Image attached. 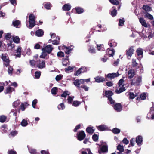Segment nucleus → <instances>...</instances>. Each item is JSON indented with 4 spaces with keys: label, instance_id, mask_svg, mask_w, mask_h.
<instances>
[{
    "label": "nucleus",
    "instance_id": "f257e3e1",
    "mask_svg": "<svg viewBox=\"0 0 154 154\" xmlns=\"http://www.w3.org/2000/svg\"><path fill=\"white\" fill-rule=\"evenodd\" d=\"M134 50L133 46L130 47L128 49L126 50V55L127 58L129 59H131V56L134 54Z\"/></svg>",
    "mask_w": 154,
    "mask_h": 154
},
{
    "label": "nucleus",
    "instance_id": "f03ea898",
    "mask_svg": "<svg viewBox=\"0 0 154 154\" xmlns=\"http://www.w3.org/2000/svg\"><path fill=\"white\" fill-rule=\"evenodd\" d=\"M77 136L78 140L79 141H81L85 139L86 135L84 131L81 130L77 133Z\"/></svg>",
    "mask_w": 154,
    "mask_h": 154
},
{
    "label": "nucleus",
    "instance_id": "7ed1b4c3",
    "mask_svg": "<svg viewBox=\"0 0 154 154\" xmlns=\"http://www.w3.org/2000/svg\"><path fill=\"white\" fill-rule=\"evenodd\" d=\"M120 75V74L118 72L116 73H109L107 75H105V78L107 79L108 78L109 80H112L114 78L118 77Z\"/></svg>",
    "mask_w": 154,
    "mask_h": 154
},
{
    "label": "nucleus",
    "instance_id": "20e7f679",
    "mask_svg": "<svg viewBox=\"0 0 154 154\" xmlns=\"http://www.w3.org/2000/svg\"><path fill=\"white\" fill-rule=\"evenodd\" d=\"M73 83L75 86H76L79 89H80L81 86L80 85L84 84V81L82 79H77L75 80L73 82Z\"/></svg>",
    "mask_w": 154,
    "mask_h": 154
},
{
    "label": "nucleus",
    "instance_id": "39448f33",
    "mask_svg": "<svg viewBox=\"0 0 154 154\" xmlns=\"http://www.w3.org/2000/svg\"><path fill=\"white\" fill-rule=\"evenodd\" d=\"M53 48L52 47V45H48L45 47H43L42 50L43 51H45L48 54H50L53 50Z\"/></svg>",
    "mask_w": 154,
    "mask_h": 154
},
{
    "label": "nucleus",
    "instance_id": "423d86ee",
    "mask_svg": "<svg viewBox=\"0 0 154 154\" xmlns=\"http://www.w3.org/2000/svg\"><path fill=\"white\" fill-rule=\"evenodd\" d=\"M2 58L4 62L6 63V64H5L6 66H9L10 60L7 54H2Z\"/></svg>",
    "mask_w": 154,
    "mask_h": 154
},
{
    "label": "nucleus",
    "instance_id": "0eeeda50",
    "mask_svg": "<svg viewBox=\"0 0 154 154\" xmlns=\"http://www.w3.org/2000/svg\"><path fill=\"white\" fill-rule=\"evenodd\" d=\"M113 107L114 109L118 112H120L122 109V106L120 103H115L113 105Z\"/></svg>",
    "mask_w": 154,
    "mask_h": 154
},
{
    "label": "nucleus",
    "instance_id": "6e6552de",
    "mask_svg": "<svg viewBox=\"0 0 154 154\" xmlns=\"http://www.w3.org/2000/svg\"><path fill=\"white\" fill-rule=\"evenodd\" d=\"M95 81L98 83L103 82L106 81H108L107 79H106L105 78H104L102 77L99 76L96 77L95 78Z\"/></svg>",
    "mask_w": 154,
    "mask_h": 154
},
{
    "label": "nucleus",
    "instance_id": "1a4fd4ad",
    "mask_svg": "<svg viewBox=\"0 0 154 154\" xmlns=\"http://www.w3.org/2000/svg\"><path fill=\"white\" fill-rule=\"evenodd\" d=\"M136 142L138 146H140L143 142V138L141 136L138 135L136 138Z\"/></svg>",
    "mask_w": 154,
    "mask_h": 154
},
{
    "label": "nucleus",
    "instance_id": "9d476101",
    "mask_svg": "<svg viewBox=\"0 0 154 154\" xmlns=\"http://www.w3.org/2000/svg\"><path fill=\"white\" fill-rule=\"evenodd\" d=\"M135 71L134 69H131L128 70V79H132L135 75Z\"/></svg>",
    "mask_w": 154,
    "mask_h": 154
},
{
    "label": "nucleus",
    "instance_id": "9b49d317",
    "mask_svg": "<svg viewBox=\"0 0 154 154\" xmlns=\"http://www.w3.org/2000/svg\"><path fill=\"white\" fill-rule=\"evenodd\" d=\"M139 20L140 23L143 26L145 27H148L150 26L149 25H147V24L145 20L143 18H140L139 19Z\"/></svg>",
    "mask_w": 154,
    "mask_h": 154
},
{
    "label": "nucleus",
    "instance_id": "f8f14e48",
    "mask_svg": "<svg viewBox=\"0 0 154 154\" xmlns=\"http://www.w3.org/2000/svg\"><path fill=\"white\" fill-rule=\"evenodd\" d=\"M134 80H132L131 83V85H134L135 84H137L139 85L142 81V78L141 76H139L136 79V82H134Z\"/></svg>",
    "mask_w": 154,
    "mask_h": 154
},
{
    "label": "nucleus",
    "instance_id": "ddd939ff",
    "mask_svg": "<svg viewBox=\"0 0 154 154\" xmlns=\"http://www.w3.org/2000/svg\"><path fill=\"white\" fill-rule=\"evenodd\" d=\"M71 6L69 3L65 4L62 7V10L65 11H69L71 9Z\"/></svg>",
    "mask_w": 154,
    "mask_h": 154
},
{
    "label": "nucleus",
    "instance_id": "4468645a",
    "mask_svg": "<svg viewBox=\"0 0 154 154\" xmlns=\"http://www.w3.org/2000/svg\"><path fill=\"white\" fill-rule=\"evenodd\" d=\"M108 146L106 145H104L99 150L98 152L100 154L102 152H105L108 151Z\"/></svg>",
    "mask_w": 154,
    "mask_h": 154
},
{
    "label": "nucleus",
    "instance_id": "2eb2a0df",
    "mask_svg": "<svg viewBox=\"0 0 154 154\" xmlns=\"http://www.w3.org/2000/svg\"><path fill=\"white\" fill-rule=\"evenodd\" d=\"M113 94V93L111 90L106 91L105 92V96L108 98L109 97H111Z\"/></svg>",
    "mask_w": 154,
    "mask_h": 154
},
{
    "label": "nucleus",
    "instance_id": "dca6fc26",
    "mask_svg": "<svg viewBox=\"0 0 154 154\" xmlns=\"http://www.w3.org/2000/svg\"><path fill=\"white\" fill-rule=\"evenodd\" d=\"M7 125L5 124L2 125L0 128V131L2 133H6L7 130Z\"/></svg>",
    "mask_w": 154,
    "mask_h": 154
},
{
    "label": "nucleus",
    "instance_id": "f3484780",
    "mask_svg": "<svg viewBox=\"0 0 154 154\" xmlns=\"http://www.w3.org/2000/svg\"><path fill=\"white\" fill-rule=\"evenodd\" d=\"M44 32L41 29H39L35 32V35L38 37H41L44 35Z\"/></svg>",
    "mask_w": 154,
    "mask_h": 154
},
{
    "label": "nucleus",
    "instance_id": "a211bd4d",
    "mask_svg": "<svg viewBox=\"0 0 154 154\" xmlns=\"http://www.w3.org/2000/svg\"><path fill=\"white\" fill-rule=\"evenodd\" d=\"M76 12L77 14H79L82 13L84 12L83 9L79 7H76L75 8Z\"/></svg>",
    "mask_w": 154,
    "mask_h": 154
},
{
    "label": "nucleus",
    "instance_id": "6ab92c4d",
    "mask_svg": "<svg viewBox=\"0 0 154 154\" xmlns=\"http://www.w3.org/2000/svg\"><path fill=\"white\" fill-rule=\"evenodd\" d=\"M97 128L98 130L103 131L106 130L107 129L106 126L105 125H101L97 127Z\"/></svg>",
    "mask_w": 154,
    "mask_h": 154
},
{
    "label": "nucleus",
    "instance_id": "aec40b11",
    "mask_svg": "<svg viewBox=\"0 0 154 154\" xmlns=\"http://www.w3.org/2000/svg\"><path fill=\"white\" fill-rule=\"evenodd\" d=\"M12 24L16 28H18V26L21 24V22L19 20H17L13 21L12 22Z\"/></svg>",
    "mask_w": 154,
    "mask_h": 154
},
{
    "label": "nucleus",
    "instance_id": "412c9836",
    "mask_svg": "<svg viewBox=\"0 0 154 154\" xmlns=\"http://www.w3.org/2000/svg\"><path fill=\"white\" fill-rule=\"evenodd\" d=\"M86 131L88 133L91 134L94 133V129H93L92 127H87L86 128Z\"/></svg>",
    "mask_w": 154,
    "mask_h": 154
},
{
    "label": "nucleus",
    "instance_id": "4be33fe9",
    "mask_svg": "<svg viewBox=\"0 0 154 154\" xmlns=\"http://www.w3.org/2000/svg\"><path fill=\"white\" fill-rule=\"evenodd\" d=\"M107 51L108 52L109 56V57L113 56L115 52V50L113 49L110 50L109 48H108Z\"/></svg>",
    "mask_w": 154,
    "mask_h": 154
},
{
    "label": "nucleus",
    "instance_id": "5701e85b",
    "mask_svg": "<svg viewBox=\"0 0 154 154\" xmlns=\"http://www.w3.org/2000/svg\"><path fill=\"white\" fill-rule=\"evenodd\" d=\"M37 67L40 69H42L45 67V61L44 60H42L41 63L38 65Z\"/></svg>",
    "mask_w": 154,
    "mask_h": 154
},
{
    "label": "nucleus",
    "instance_id": "b1692460",
    "mask_svg": "<svg viewBox=\"0 0 154 154\" xmlns=\"http://www.w3.org/2000/svg\"><path fill=\"white\" fill-rule=\"evenodd\" d=\"M29 25L28 27L30 29H32L36 25L35 21H29Z\"/></svg>",
    "mask_w": 154,
    "mask_h": 154
},
{
    "label": "nucleus",
    "instance_id": "393cba45",
    "mask_svg": "<svg viewBox=\"0 0 154 154\" xmlns=\"http://www.w3.org/2000/svg\"><path fill=\"white\" fill-rule=\"evenodd\" d=\"M63 48L66 49V50L65 51V54H69L72 50L71 49L69 48V47H66L65 46H63Z\"/></svg>",
    "mask_w": 154,
    "mask_h": 154
},
{
    "label": "nucleus",
    "instance_id": "a878e982",
    "mask_svg": "<svg viewBox=\"0 0 154 154\" xmlns=\"http://www.w3.org/2000/svg\"><path fill=\"white\" fill-rule=\"evenodd\" d=\"M145 18H147L149 19L152 20L153 19V17L152 15L148 13H146L144 15Z\"/></svg>",
    "mask_w": 154,
    "mask_h": 154
},
{
    "label": "nucleus",
    "instance_id": "bb28decb",
    "mask_svg": "<svg viewBox=\"0 0 154 154\" xmlns=\"http://www.w3.org/2000/svg\"><path fill=\"white\" fill-rule=\"evenodd\" d=\"M112 132L114 134H117L119 133L121 131L120 129H118L117 128H113L111 130Z\"/></svg>",
    "mask_w": 154,
    "mask_h": 154
},
{
    "label": "nucleus",
    "instance_id": "cd10ccee",
    "mask_svg": "<svg viewBox=\"0 0 154 154\" xmlns=\"http://www.w3.org/2000/svg\"><path fill=\"white\" fill-rule=\"evenodd\" d=\"M7 118L6 116L2 115L0 116V122L3 123L5 121Z\"/></svg>",
    "mask_w": 154,
    "mask_h": 154
},
{
    "label": "nucleus",
    "instance_id": "c85d7f7f",
    "mask_svg": "<svg viewBox=\"0 0 154 154\" xmlns=\"http://www.w3.org/2000/svg\"><path fill=\"white\" fill-rule=\"evenodd\" d=\"M28 105L29 104H28L26 103H25L24 104L22 103L20 106V109L22 111H24L25 110L26 108Z\"/></svg>",
    "mask_w": 154,
    "mask_h": 154
},
{
    "label": "nucleus",
    "instance_id": "c756f323",
    "mask_svg": "<svg viewBox=\"0 0 154 154\" xmlns=\"http://www.w3.org/2000/svg\"><path fill=\"white\" fill-rule=\"evenodd\" d=\"M108 104H110L111 105L114 104L116 103L115 101L113 99L112 97H109L108 98Z\"/></svg>",
    "mask_w": 154,
    "mask_h": 154
},
{
    "label": "nucleus",
    "instance_id": "7c9ffc66",
    "mask_svg": "<svg viewBox=\"0 0 154 154\" xmlns=\"http://www.w3.org/2000/svg\"><path fill=\"white\" fill-rule=\"evenodd\" d=\"M13 41L16 43H18L20 42V39L18 36L13 37Z\"/></svg>",
    "mask_w": 154,
    "mask_h": 154
},
{
    "label": "nucleus",
    "instance_id": "2f4dec72",
    "mask_svg": "<svg viewBox=\"0 0 154 154\" xmlns=\"http://www.w3.org/2000/svg\"><path fill=\"white\" fill-rule=\"evenodd\" d=\"M121 88H120L119 90H118L117 89H116V92L117 94H120L124 91L125 90V87H121Z\"/></svg>",
    "mask_w": 154,
    "mask_h": 154
},
{
    "label": "nucleus",
    "instance_id": "473e14b6",
    "mask_svg": "<svg viewBox=\"0 0 154 154\" xmlns=\"http://www.w3.org/2000/svg\"><path fill=\"white\" fill-rule=\"evenodd\" d=\"M51 93L54 95H55L58 92L57 88L56 87H54L51 89Z\"/></svg>",
    "mask_w": 154,
    "mask_h": 154
},
{
    "label": "nucleus",
    "instance_id": "72a5a7b5",
    "mask_svg": "<svg viewBox=\"0 0 154 154\" xmlns=\"http://www.w3.org/2000/svg\"><path fill=\"white\" fill-rule=\"evenodd\" d=\"M28 122L25 119L22 120L21 123V125L23 127L26 126L28 125Z\"/></svg>",
    "mask_w": 154,
    "mask_h": 154
},
{
    "label": "nucleus",
    "instance_id": "f704fd0d",
    "mask_svg": "<svg viewBox=\"0 0 154 154\" xmlns=\"http://www.w3.org/2000/svg\"><path fill=\"white\" fill-rule=\"evenodd\" d=\"M136 52L138 56H140V55H142L143 56V52L141 49H137L136 50Z\"/></svg>",
    "mask_w": 154,
    "mask_h": 154
},
{
    "label": "nucleus",
    "instance_id": "c9c22d12",
    "mask_svg": "<svg viewBox=\"0 0 154 154\" xmlns=\"http://www.w3.org/2000/svg\"><path fill=\"white\" fill-rule=\"evenodd\" d=\"M59 110H63L65 108V106L63 103H62L58 105L57 106Z\"/></svg>",
    "mask_w": 154,
    "mask_h": 154
},
{
    "label": "nucleus",
    "instance_id": "e433bc0d",
    "mask_svg": "<svg viewBox=\"0 0 154 154\" xmlns=\"http://www.w3.org/2000/svg\"><path fill=\"white\" fill-rule=\"evenodd\" d=\"M138 64L136 62L135 59H133L132 60V66L133 67H135L137 66Z\"/></svg>",
    "mask_w": 154,
    "mask_h": 154
},
{
    "label": "nucleus",
    "instance_id": "4c0bfd02",
    "mask_svg": "<svg viewBox=\"0 0 154 154\" xmlns=\"http://www.w3.org/2000/svg\"><path fill=\"white\" fill-rule=\"evenodd\" d=\"M117 149L120 152H123L124 151V149L123 146L120 144H119L117 146Z\"/></svg>",
    "mask_w": 154,
    "mask_h": 154
},
{
    "label": "nucleus",
    "instance_id": "58836bf2",
    "mask_svg": "<svg viewBox=\"0 0 154 154\" xmlns=\"http://www.w3.org/2000/svg\"><path fill=\"white\" fill-rule=\"evenodd\" d=\"M117 13V10L116 9H114L111 11L110 14L112 17H114L116 15Z\"/></svg>",
    "mask_w": 154,
    "mask_h": 154
},
{
    "label": "nucleus",
    "instance_id": "ea45409f",
    "mask_svg": "<svg viewBox=\"0 0 154 154\" xmlns=\"http://www.w3.org/2000/svg\"><path fill=\"white\" fill-rule=\"evenodd\" d=\"M44 6L46 9L49 10L51 8V5L50 3L48 2L45 4Z\"/></svg>",
    "mask_w": 154,
    "mask_h": 154
},
{
    "label": "nucleus",
    "instance_id": "a19ab883",
    "mask_svg": "<svg viewBox=\"0 0 154 154\" xmlns=\"http://www.w3.org/2000/svg\"><path fill=\"white\" fill-rule=\"evenodd\" d=\"M81 103V102L78 101H74L72 103V106L75 107L78 106Z\"/></svg>",
    "mask_w": 154,
    "mask_h": 154
},
{
    "label": "nucleus",
    "instance_id": "79ce46f5",
    "mask_svg": "<svg viewBox=\"0 0 154 154\" xmlns=\"http://www.w3.org/2000/svg\"><path fill=\"white\" fill-rule=\"evenodd\" d=\"M12 88L11 87H9L7 88L6 89V90L5 92V93L7 94L8 93H11L12 91Z\"/></svg>",
    "mask_w": 154,
    "mask_h": 154
},
{
    "label": "nucleus",
    "instance_id": "37998d69",
    "mask_svg": "<svg viewBox=\"0 0 154 154\" xmlns=\"http://www.w3.org/2000/svg\"><path fill=\"white\" fill-rule=\"evenodd\" d=\"M125 21L124 19L123 18L122 19H120L118 23V25L119 26H123L124 25Z\"/></svg>",
    "mask_w": 154,
    "mask_h": 154
},
{
    "label": "nucleus",
    "instance_id": "c03bdc74",
    "mask_svg": "<svg viewBox=\"0 0 154 154\" xmlns=\"http://www.w3.org/2000/svg\"><path fill=\"white\" fill-rule=\"evenodd\" d=\"M17 133V132L16 131H12L9 134V136L10 137H11L10 136H11L12 137H14L16 135Z\"/></svg>",
    "mask_w": 154,
    "mask_h": 154
},
{
    "label": "nucleus",
    "instance_id": "a18cd8bd",
    "mask_svg": "<svg viewBox=\"0 0 154 154\" xmlns=\"http://www.w3.org/2000/svg\"><path fill=\"white\" fill-rule=\"evenodd\" d=\"M124 82V80L123 79H120L118 82V85L119 87H123L124 86V85L123 84V83Z\"/></svg>",
    "mask_w": 154,
    "mask_h": 154
},
{
    "label": "nucleus",
    "instance_id": "49530a36",
    "mask_svg": "<svg viewBox=\"0 0 154 154\" xmlns=\"http://www.w3.org/2000/svg\"><path fill=\"white\" fill-rule=\"evenodd\" d=\"M29 21H35V16L33 14H30L29 16Z\"/></svg>",
    "mask_w": 154,
    "mask_h": 154
},
{
    "label": "nucleus",
    "instance_id": "de8ad7c7",
    "mask_svg": "<svg viewBox=\"0 0 154 154\" xmlns=\"http://www.w3.org/2000/svg\"><path fill=\"white\" fill-rule=\"evenodd\" d=\"M103 46V45H97V49L101 51H105L104 48L102 47Z\"/></svg>",
    "mask_w": 154,
    "mask_h": 154
},
{
    "label": "nucleus",
    "instance_id": "09e8293b",
    "mask_svg": "<svg viewBox=\"0 0 154 154\" xmlns=\"http://www.w3.org/2000/svg\"><path fill=\"white\" fill-rule=\"evenodd\" d=\"M146 95L145 93H143L140 95V98L141 100H144L146 99Z\"/></svg>",
    "mask_w": 154,
    "mask_h": 154
},
{
    "label": "nucleus",
    "instance_id": "8fccbe9b",
    "mask_svg": "<svg viewBox=\"0 0 154 154\" xmlns=\"http://www.w3.org/2000/svg\"><path fill=\"white\" fill-rule=\"evenodd\" d=\"M129 98L130 99H134L136 96L133 92H129Z\"/></svg>",
    "mask_w": 154,
    "mask_h": 154
},
{
    "label": "nucleus",
    "instance_id": "3c124183",
    "mask_svg": "<svg viewBox=\"0 0 154 154\" xmlns=\"http://www.w3.org/2000/svg\"><path fill=\"white\" fill-rule=\"evenodd\" d=\"M93 140L95 142H97L98 140V136L96 134H94L92 137Z\"/></svg>",
    "mask_w": 154,
    "mask_h": 154
},
{
    "label": "nucleus",
    "instance_id": "603ef678",
    "mask_svg": "<svg viewBox=\"0 0 154 154\" xmlns=\"http://www.w3.org/2000/svg\"><path fill=\"white\" fill-rule=\"evenodd\" d=\"M46 52L45 51H42L41 53V55L40 56V58H45L47 56Z\"/></svg>",
    "mask_w": 154,
    "mask_h": 154
},
{
    "label": "nucleus",
    "instance_id": "864d4df0",
    "mask_svg": "<svg viewBox=\"0 0 154 154\" xmlns=\"http://www.w3.org/2000/svg\"><path fill=\"white\" fill-rule=\"evenodd\" d=\"M117 43L115 42H109L108 43L109 45L111 47L116 46L117 45Z\"/></svg>",
    "mask_w": 154,
    "mask_h": 154
},
{
    "label": "nucleus",
    "instance_id": "5fc2aeb1",
    "mask_svg": "<svg viewBox=\"0 0 154 154\" xmlns=\"http://www.w3.org/2000/svg\"><path fill=\"white\" fill-rule=\"evenodd\" d=\"M110 2L113 5H119V2L117 0H109Z\"/></svg>",
    "mask_w": 154,
    "mask_h": 154
},
{
    "label": "nucleus",
    "instance_id": "6e6d98bb",
    "mask_svg": "<svg viewBox=\"0 0 154 154\" xmlns=\"http://www.w3.org/2000/svg\"><path fill=\"white\" fill-rule=\"evenodd\" d=\"M35 77L37 79H39L41 75V72L36 71L35 72Z\"/></svg>",
    "mask_w": 154,
    "mask_h": 154
},
{
    "label": "nucleus",
    "instance_id": "4d7b16f0",
    "mask_svg": "<svg viewBox=\"0 0 154 154\" xmlns=\"http://www.w3.org/2000/svg\"><path fill=\"white\" fill-rule=\"evenodd\" d=\"M57 56L58 57H64V54L63 52L62 51H59L57 53Z\"/></svg>",
    "mask_w": 154,
    "mask_h": 154
},
{
    "label": "nucleus",
    "instance_id": "13d9d810",
    "mask_svg": "<svg viewBox=\"0 0 154 154\" xmlns=\"http://www.w3.org/2000/svg\"><path fill=\"white\" fill-rule=\"evenodd\" d=\"M82 73L81 69L79 68L74 73V75L78 76Z\"/></svg>",
    "mask_w": 154,
    "mask_h": 154
},
{
    "label": "nucleus",
    "instance_id": "bf43d9fd",
    "mask_svg": "<svg viewBox=\"0 0 154 154\" xmlns=\"http://www.w3.org/2000/svg\"><path fill=\"white\" fill-rule=\"evenodd\" d=\"M67 100L68 101V103L72 104L73 100V98H72L70 96H69L67 99Z\"/></svg>",
    "mask_w": 154,
    "mask_h": 154
},
{
    "label": "nucleus",
    "instance_id": "052dcab7",
    "mask_svg": "<svg viewBox=\"0 0 154 154\" xmlns=\"http://www.w3.org/2000/svg\"><path fill=\"white\" fill-rule=\"evenodd\" d=\"M88 51L89 52L91 53H95V49L93 47H91L88 49Z\"/></svg>",
    "mask_w": 154,
    "mask_h": 154
},
{
    "label": "nucleus",
    "instance_id": "680f3d73",
    "mask_svg": "<svg viewBox=\"0 0 154 154\" xmlns=\"http://www.w3.org/2000/svg\"><path fill=\"white\" fill-rule=\"evenodd\" d=\"M13 69V68L11 66H9L8 68V74H12Z\"/></svg>",
    "mask_w": 154,
    "mask_h": 154
},
{
    "label": "nucleus",
    "instance_id": "e2e57ef3",
    "mask_svg": "<svg viewBox=\"0 0 154 154\" xmlns=\"http://www.w3.org/2000/svg\"><path fill=\"white\" fill-rule=\"evenodd\" d=\"M37 103V100L36 99H34L32 102V107L35 108L36 105Z\"/></svg>",
    "mask_w": 154,
    "mask_h": 154
},
{
    "label": "nucleus",
    "instance_id": "0e129e2a",
    "mask_svg": "<svg viewBox=\"0 0 154 154\" xmlns=\"http://www.w3.org/2000/svg\"><path fill=\"white\" fill-rule=\"evenodd\" d=\"M81 88H83L85 91H87L88 90L89 88L85 85H82L81 86Z\"/></svg>",
    "mask_w": 154,
    "mask_h": 154
},
{
    "label": "nucleus",
    "instance_id": "69168bd1",
    "mask_svg": "<svg viewBox=\"0 0 154 154\" xmlns=\"http://www.w3.org/2000/svg\"><path fill=\"white\" fill-rule=\"evenodd\" d=\"M62 75H58L56 76L55 79L57 81H59L62 79Z\"/></svg>",
    "mask_w": 154,
    "mask_h": 154
},
{
    "label": "nucleus",
    "instance_id": "338daca9",
    "mask_svg": "<svg viewBox=\"0 0 154 154\" xmlns=\"http://www.w3.org/2000/svg\"><path fill=\"white\" fill-rule=\"evenodd\" d=\"M81 127V125L80 124H79L77 125L76 126L75 128L73 130V131L74 132H76L77 131V130L79 129Z\"/></svg>",
    "mask_w": 154,
    "mask_h": 154
},
{
    "label": "nucleus",
    "instance_id": "774afa93",
    "mask_svg": "<svg viewBox=\"0 0 154 154\" xmlns=\"http://www.w3.org/2000/svg\"><path fill=\"white\" fill-rule=\"evenodd\" d=\"M7 154H17L16 151L12 150H9Z\"/></svg>",
    "mask_w": 154,
    "mask_h": 154
}]
</instances>
